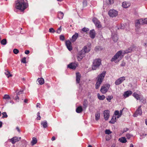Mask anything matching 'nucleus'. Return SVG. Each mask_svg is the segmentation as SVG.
<instances>
[{
	"label": "nucleus",
	"mask_w": 147,
	"mask_h": 147,
	"mask_svg": "<svg viewBox=\"0 0 147 147\" xmlns=\"http://www.w3.org/2000/svg\"><path fill=\"white\" fill-rule=\"evenodd\" d=\"M78 36L79 34L77 33H76L72 37V41L73 42L75 41L78 37Z\"/></svg>",
	"instance_id": "4be33fe9"
},
{
	"label": "nucleus",
	"mask_w": 147,
	"mask_h": 147,
	"mask_svg": "<svg viewBox=\"0 0 147 147\" xmlns=\"http://www.w3.org/2000/svg\"><path fill=\"white\" fill-rule=\"evenodd\" d=\"M3 115L2 118H7L8 117L7 113L6 112H3L2 113Z\"/></svg>",
	"instance_id": "ea45409f"
},
{
	"label": "nucleus",
	"mask_w": 147,
	"mask_h": 147,
	"mask_svg": "<svg viewBox=\"0 0 147 147\" xmlns=\"http://www.w3.org/2000/svg\"><path fill=\"white\" fill-rule=\"evenodd\" d=\"M65 45L69 50L71 51L72 50L71 43L70 41L66 40L65 42Z\"/></svg>",
	"instance_id": "4468645a"
},
{
	"label": "nucleus",
	"mask_w": 147,
	"mask_h": 147,
	"mask_svg": "<svg viewBox=\"0 0 147 147\" xmlns=\"http://www.w3.org/2000/svg\"><path fill=\"white\" fill-rule=\"evenodd\" d=\"M60 39L61 40L63 41L65 40V37L63 35H61L60 36Z\"/></svg>",
	"instance_id": "de8ad7c7"
},
{
	"label": "nucleus",
	"mask_w": 147,
	"mask_h": 147,
	"mask_svg": "<svg viewBox=\"0 0 147 147\" xmlns=\"http://www.w3.org/2000/svg\"><path fill=\"white\" fill-rule=\"evenodd\" d=\"M110 85L109 84H107L102 86L100 89V91L102 94H105L108 90Z\"/></svg>",
	"instance_id": "1a4fd4ad"
},
{
	"label": "nucleus",
	"mask_w": 147,
	"mask_h": 147,
	"mask_svg": "<svg viewBox=\"0 0 147 147\" xmlns=\"http://www.w3.org/2000/svg\"><path fill=\"white\" fill-rule=\"evenodd\" d=\"M96 120H98L100 118V114L99 112H97L95 115Z\"/></svg>",
	"instance_id": "c9c22d12"
},
{
	"label": "nucleus",
	"mask_w": 147,
	"mask_h": 147,
	"mask_svg": "<svg viewBox=\"0 0 147 147\" xmlns=\"http://www.w3.org/2000/svg\"><path fill=\"white\" fill-rule=\"evenodd\" d=\"M40 105L39 103H37V105H36V107H38L39 108H40Z\"/></svg>",
	"instance_id": "4d7b16f0"
},
{
	"label": "nucleus",
	"mask_w": 147,
	"mask_h": 147,
	"mask_svg": "<svg viewBox=\"0 0 147 147\" xmlns=\"http://www.w3.org/2000/svg\"><path fill=\"white\" fill-rule=\"evenodd\" d=\"M21 61L22 63H26V58L25 57L23 58L22 59Z\"/></svg>",
	"instance_id": "603ef678"
},
{
	"label": "nucleus",
	"mask_w": 147,
	"mask_h": 147,
	"mask_svg": "<svg viewBox=\"0 0 147 147\" xmlns=\"http://www.w3.org/2000/svg\"><path fill=\"white\" fill-rule=\"evenodd\" d=\"M141 106H140L138 107L134 115V117H136L138 115H142V112L141 109Z\"/></svg>",
	"instance_id": "ddd939ff"
},
{
	"label": "nucleus",
	"mask_w": 147,
	"mask_h": 147,
	"mask_svg": "<svg viewBox=\"0 0 147 147\" xmlns=\"http://www.w3.org/2000/svg\"><path fill=\"white\" fill-rule=\"evenodd\" d=\"M132 93L131 91L128 90L124 92L123 95L125 98H127L131 95Z\"/></svg>",
	"instance_id": "a211bd4d"
},
{
	"label": "nucleus",
	"mask_w": 147,
	"mask_h": 147,
	"mask_svg": "<svg viewBox=\"0 0 147 147\" xmlns=\"http://www.w3.org/2000/svg\"><path fill=\"white\" fill-rule=\"evenodd\" d=\"M23 90H20L19 92H17V96L20 95L21 94H22L23 93Z\"/></svg>",
	"instance_id": "8fccbe9b"
},
{
	"label": "nucleus",
	"mask_w": 147,
	"mask_h": 147,
	"mask_svg": "<svg viewBox=\"0 0 147 147\" xmlns=\"http://www.w3.org/2000/svg\"><path fill=\"white\" fill-rule=\"evenodd\" d=\"M40 113L39 112H38L37 114V119L38 120H40V119H41V117L40 116Z\"/></svg>",
	"instance_id": "c03bdc74"
},
{
	"label": "nucleus",
	"mask_w": 147,
	"mask_h": 147,
	"mask_svg": "<svg viewBox=\"0 0 147 147\" xmlns=\"http://www.w3.org/2000/svg\"><path fill=\"white\" fill-rule=\"evenodd\" d=\"M145 123L146 125H147V119L145 120Z\"/></svg>",
	"instance_id": "338daca9"
},
{
	"label": "nucleus",
	"mask_w": 147,
	"mask_h": 147,
	"mask_svg": "<svg viewBox=\"0 0 147 147\" xmlns=\"http://www.w3.org/2000/svg\"><path fill=\"white\" fill-rule=\"evenodd\" d=\"M112 38L114 42H116L118 40V38L116 34H114L112 37Z\"/></svg>",
	"instance_id": "c85d7f7f"
},
{
	"label": "nucleus",
	"mask_w": 147,
	"mask_h": 147,
	"mask_svg": "<svg viewBox=\"0 0 147 147\" xmlns=\"http://www.w3.org/2000/svg\"><path fill=\"white\" fill-rule=\"evenodd\" d=\"M124 54L122 51H118L114 56L112 58L111 61H114L115 63H118L123 57Z\"/></svg>",
	"instance_id": "f03ea898"
},
{
	"label": "nucleus",
	"mask_w": 147,
	"mask_h": 147,
	"mask_svg": "<svg viewBox=\"0 0 147 147\" xmlns=\"http://www.w3.org/2000/svg\"><path fill=\"white\" fill-rule=\"evenodd\" d=\"M97 96L98 98L100 100H102L105 98V96L104 95L100 96L99 93L97 94Z\"/></svg>",
	"instance_id": "7c9ffc66"
},
{
	"label": "nucleus",
	"mask_w": 147,
	"mask_h": 147,
	"mask_svg": "<svg viewBox=\"0 0 147 147\" xmlns=\"http://www.w3.org/2000/svg\"><path fill=\"white\" fill-rule=\"evenodd\" d=\"M63 13L61 11L59 12L58 13V17L59 19H62L63 17Z\"/></svg>",
	"instance_id": "b1692460"
},
{
	"label": "nucleus",
	"mask_w": 147,
	"mask_h": 147,
	"mask_svg": "<svg viewBox=\"0 0 147 147\" xmlns=\"http://www.w3.org/2000/svg\"><path fill=\"white\" fill-rule=\"evenodd\" d=\"M137 48L135 47L134 45H133L127 49L123 51L125 55V54L131 53L132 51H136Z\"/></svg>",
	"instance_id": "0eeeda50"
},
{
	"label": "nucleus",
	"mask_w": 147,
	"mask_h": 147,
	"mask_svg": "<svg viewBox=\"0 0 147 147\" xmlns=\"http://www.w3.org/2000/svg\"><path fill=\"white\" fill-rule=\"evenodd\" d=\"M14 99L17 102H18L19 100V97L17 95L14 98Z\"/></svg>",
	"instance_id": "3c124183"
},
{
	"label": "nucleus",
	"mask_w": 147,
	"mask_h": 147,
	"mask_svg": "<svg viewBox=\"0 0 147 147\" xmlns=\"http://www.w3.org/2000/svg\"><path fill=\"white\" fill-rule=\"evenodd\" d=\"M37 140L36 138L34 137L32 138L31 143L32 145H34L37 142Z\"/></svg>",
	"instance_id": "473e14b6"
},
{
	"label": "nucleus",
	"mask_w": 147,
	"mask_h": 147,
	"mask_svg": "<svg viewBox=\"0 0 147 147\" xmlns=\"http://www.w3.org/2000/svg\"><path fill=\"white\" fill-rule=\"evenodd\" d=\"M105 132L106 134H109L112 133L109 129H106L105 130Z\"/></svg>",
	"instance_id": "79ce46f5"
},
{
	"label": "nucleus",
	"mask_w": 147,
	"mask_h": 147,
	"mask_svg": "<svg viewBox=\"0 0 147 147\" xmlns=\"http://www.w3.org/2000/svg\"><path fill=\"white\" fill-rule=\"evenodd\" d=\"M41 124L44 128H46L47 127V123L46 121H42L41 123Z\"/></svg>",
	"instance_id": "c756f323"
},
{
	"label": "nucleus",
	"mask_w": 147,
	"mask_h": 147,
	"mask_svg": "<svg viewBox=\"0 0 147 147\" xmlns=\"http://www.w3.org/2000/svg\"><path fill=\"white\" fill-rule=\"evenodd\" d=\"M116 117L113 116L112 117L111 120L109 121V123H114L115 122H116Z\"/></svg>",
	"instance_id": "bb28decb"
},
{
	"label": "nucleus",
	"mask_w": 147,
	"mask_h": 147,
	"mask_svg": "<svg viewBox=\"0 0 147 147\" xmlns=\"http://www.w3.org/2000/svg\"><path fill=\"white\" fill-rule=\"evenodd\" d=\"M55 137L54 136H53L51 138V140L52 141H54V140H55Z\"/></svg>",
	"instance_id": "bf43d9fd"
},
{
	"label": "nucleus",
	"mask_w": 147,
	"mask_h": 147,
	"mask_svg": "<svg viewBox=\"0 0 147 147\" xmlns=\"http://www.w3.org/2000/svg\"><path fill=\"white\" fill-rule=\"evenodd\" d=\"M125 26L124 24H123V25L121 24L120 28L122 29H124L125 28Z\"/></svg>",
	"instance_id": "5fc2aeb1"
},
{
	"label": "nucleus",
	"mask_w": 147,
	"mask_h": 147,
	"mask_svg": "<svg viewBox=\"0 0 147 147\" xmlns=\"http://www.w3.org/2000/svg\"><path fill=\"white\" fill-rule=\"evenodd\" d=\"M78 65L77 63L72 62L67 65V67L71 69H75Z\"/></svg>",
	"instance_id": "9b49d317"
},
{
	"label": "nucleus",
	"mask_w": 147,
	"mask_h": 147,
	"mask_svg": "<svg viewBox=\"0 0 147 147\" xmlns=\"http://www.w3.org/2000/svg\"><path fill=\"white\" fill-rule=\"evenodd\" d=\"M101 60L99 59H97L94 60L93 62L92 69L95 70L101 64Z\"/></svg>",
	"instance_id": "39448f33"
},
{
	"label": "nucleus",
	"mask_w": 147,
	"mask_h": 147,
	"mask_svg": "<svg viewBox=\"0 0 147 147\" xmlns=\"http://www.w3.org/2000/svg\"><path fill=\"white\" fill-rule=\"evenodd\" d=\"M113 98L112 95H109L106 97V99L108 101L110 102L111 99Z\"/></svg>",
	"instance_id": "e433bc0d"
},
{
	"label": "nucleus",
	"mask_w": 147,
	"mask_h": 147,
	"mask_svg": "<svg viewBox=\"0 0 147 147\" xmlns=\"http://www.w3.org/2000/svg\"><path fill=\"white\" fill-rule=\"evenodd\" d=\"M84 108L86 109L88 106V101L86 100H84L83 103Z\"/></svg>",
	"instance_id": "f704fd0d"
},
{
	"label": "nucleus",
	"mask_w": 147,
	"mask_h": 147,
	"mask_svg": "<svg viewBox=\"0 0 147 147\" xmlns=\"http://www.w3.org/2000/svg\"><path fill=\"white\" fill-rule=\"evenodd\" d=\"M110 111L108 110H106L104 111V117L105 120H107L109 117Z\"/></svg>",
	"instance_id": "2eb2a0df"
},
{
	"label": "nucleus",
	"mask_w": 147,
	"mask_h": 147,
	"mask_svg": "<svg viewBox=\"0 0 147 147\" xmlns=\"http://www.w3.org/2000/svg\"><path fill=\"white\" fill-rule=\"evenodd\" d=\"M126 136L127 139H129L131 138V136L130 134H126Z\"/></svg>",
	"instance_id": "49530a36"
},
{
	"label": "nucleus",
	"mask_w": 147,
	"mask_h": 147,
	"mask_svg": "<svg viewBox=\"0 0 147 147\" xmlns=\"http://www.w3.org/2000/svg\"><path fill=\"white\" fill-rule=\"evenodd\" d=\"M61 27H60L58 29V33H59L58 32V31H59V33H60L61 32V31H60V29H61Z\"/></svg>",
	"instance_id": "0e129e2a"
},
{
	"label": "nucleus",
	"mask_w": 147,
	"mask_h": 147,
	"mask_svg": "<svg viewBox=\"0 0 147 147\" xmlns=\"http://www.w3.org/2000/svg\"><path fill=\"white\" fill-rule=\"evenodd\" d=\"M13 51L15 54H17L19 53V51L18 49H15L13 50Z\"/></svg>",
	"instance_id": "37998d69"
},
{
	"label": "nucleus",
	"mask_w": 147,
	"mask_h": 147,
	"mask_svg": "<svg viewBox=\"0 0 147 147\" xmlns=\"http://www.w3.org/2000/svg\"><path fill=\"white\" fill-rule=\"evenodd\" d=\"M2 123L0 121V128L2 126Z\"/></svg>",
	"instance_id": "69168bd1"
},
{
	"label": "nucleus",
	"mask_w": 147,
	"mask_h": 147,
	"mask_svg": "<svg viewBox=\"0 0 147 147\" xmlns=\"http://www.w3.org/2000/svg\"><path fill=\"white\" fill-rule=\"evenodd\" d=\"M128 129L127 128H126L125 129L123 130V131L125 132L127 131V130Z\"/></svg>",
	"instance_id": "680f3d73"
},
{
	"label": "nucleus",
	"mask_w": 147,
	"mask_h": 147,
	"mask_svg": "<svg viewBox=\"0 0 147 147\" xmlns=\"http://www.w3.org/2000/svg\"><path fill=\"white\" fill-rule=\"evenodd\" d=\"M89 28L85 27L82 30V31L84 32H87L89 31Z\"/></svg>",
	"instance_id": "a19ab883"
},
{
	"label": "nucleus",
	"mask_w": 147,
	"mask_h": 147,
	"mask_svg": "<svg viewBox=\"0 0 147 147\" xmlns=\"http://www.w3.org/2000/svg\"><path fill=\"white\" fill-rule=\"evenodd\" d=\"M108 3L109 4H111L114 3V0H108Z\"/></svg>",
	"instance_id": "864d4df0"
},
{
	"label": "nucleus",
	"mask_w": 147,
	"mask_h": 147,
	"mask_svg": "<svg viewBox=\"0 0 147 147\" xmlns=\"http://www.w3.org/2000/svg\"><path fill=\"white\" fill-rule=\"evenodd\" d=\"M21 139L20 137L18 138L17 137H15L10 139V142L13 144H14L16 142L19 141Z\"/></svg>",
	"instance_id": "dca6fc26"
},
{
	"label": "nucleus",
	"mask_w": 147,
	"mask_h": 147,
	"mask_svg": "<svg viewBox=\"0 0 147 147\" xmlns=\"http://www.w3.org/2000/svg\"><path fill=\"white\" fill-rule=\"evenodd\" d=\"M90 36L92 39H94L96 33L94 30H90L89 33Z\"/></svg>",
	"instance_id": "6ab92c4d"
},
{
	"label": "nucleus",
	"mask_w": 147,
	"mask_h": 147,
	"mask_svg": "<svg viewBox=\"0 0 147 147\" xmlns=\"http://www.w3.org/2000/svg\"><path fill=\"white\" fill-rule=\"evenodd\" d=\"M119 140L122 143H125L127 141L125 137H123L119 138Z\"/></svg>",
	"instance_id": "cd10ccee"
},
{
	"label": "nucleus",
	"mask_w": 147,
	"mask_h": 147,
	"mask_svg": "<svg viewBox=\"0 0 147 147\" xmlns=\"http://www.w3.org/2000/svg\"><path fill=\"white\" fill-rule=\"evenodd\" d=\"M125 62H123L121 65V66H125Z\"/></svg>",
	"instance_id": "13d9d810"
},
{
	"label": "nucleus",
	"mask_w": 147,
	"mask_h": 147,
	"mask_svg": "<svg viewBox=\"0 0 147 147\" xmlns=\"http://www.w3.org/2000/svg\"><path fill=\"white\" fill-rule=\"evenodd\" d=\"M28 101V100L27 99H25L24 100V102L25 103H27Z\"/></svg>",
	"instance_id": "774afa93"
},
{
	"label": "nucleus",
	"mask_w": 147,
	"mask_h": 147,
	"mask_svg": "<svg viewBox=\"0 0 147 147\" xmlns=\"http://www.w3.org/2000/svg\"><path fill=\"white\" fill-rule=\"evenodd\" d=\"M30 53V51L28 50H26L25 51V53L26 54H28Z\"/></svg>",
	"instance_id": "6e6d98bb"
},
{
	"label": "nucleus",
	"mask_w": 147,
	"mask_h": 147,
	"mask_svg": "<svg viewBox=\"0 0 147 147\" xmlns=\"http://www.w3.org/2000/svg\"><path fill=\"white\" fill-rule=\"evenodd\" d=\"M83 4L84 6H86L87 5V1L86 0H84Z\"/></svg>",
	"instance_id": "09e8293b"
},
{
	"label": "nucleus",
	"mask_w": 147,
	"mask_h": 147,
	"mask_svg": "<svg viewBox=\"0 0 147 147\" xmlns=\"http://www.w3.org/2000/svg\"><path fill=\"white\" fill-rule=\"evenodd\" d=\"M49 32L51 33H54L55 32V30L53 28H51L49 29Z\"/></svg>",
	"instance_id": "a18cd8bd"
},
{
	"label": "nucleus",
	"mask_w": 147,
	"mask_h": 147,
	"mask_svg": "<svg viewBox=\"0 0 147 147\" xmlns=\"http://www.w3.org/2000/svg\"><path fill=\"white\" fill-rule=\"evenodd\" d=\"M90 49L88 48L86 46H84L83 49L78 54L77 58L79 61H80L85 56V54L88 52Z\"/></svg>",
	"instance_id": "7ed1b4c3"
},
{
	"label": "nucleus",
	"mask_w": 147,
	"mask_h": 147,
	"mask_svg": "<svg viewBox=\"0 0 147 147\" xmlns=\"http://www.w3.org/2000/svg\"><path fill=\"white\" fill-rule=\"evenodd\" d=\"M10 98L9 95L5 94L3 97V99L6 100V102H8V100Z\"/></svg>",
	"instance_id": "72a5a7b5"
},
{
	"label": "nucleus",
	"mask_w": 147,
	"mask_h": 147,
	"mask_svg": "<svg viewBox=\"0 0 147 147\" xmlns=\"http://www.w3.org/2000/svg\"><path fill=\"white\" fill-rule=\"evenodd\" d=\"M83 111V109L81 106L78 107L76 109V111L78 113H81Z\"/></svg>",
	"instance_id": "393cba45"
},
{
	"label": "nucleus",
	"mask_w": 147,
	"mask_h": 147,
	"mask_svg": "<svg viewBox=\"0 0 147 147\" xmlns=\"http://www.w3.org/2000/svg\"><path fill=\"white\" fill-rule=\"evenodd\" d=\"M143 45L145 47H147V43H144L143 44Z\"/></svg>",
	"instance_id": "e2e57ef3"
},
{
	"label": "nucleus",
	"mask_w": 147,
	"mask_h": 147,
	"mask_svg": "<svg viewBox=\"0 0 147 147\" xmlns=\"http://www.w3.org/2000/svg\"><path fill=\"white\" fill-rule=\"evenodd\" d=\"M1 43L2 45H5L7 43V40L6 39H4L1 41Z\"/></svg>",
	"instance_id": "4c0bfd02"
},
{
	"label": "nucleus",
	"mask_w": 147,
	"mask_h": 147,
	"mask_svg": "<svg viewBox=\"0 0 147 147\" xmlns=\"http://www.w3.org/2000/svg\"><path fill=\"white\" fill-rule=\"evenodd\" d=\"M5 73L8 78L12 76L10 74V72L8 71H6Z\"/></svg>",
	"instance_id": "58836bf2"
},
{
	"label": "nucleus",
	"mask_w": 147,
	"mask_h": 147,
	"mask_svg": "<svg viewBox=\"0 0 147 147\" xmlns=\"http://www.w3.org/2000/svg\"><path fill=\"white\" fill-rule=\"evenodd\" d=\"M37 81L40 85H42L44 83V80L42 78H38L37 80Z\"/></svg>",
	"instance_id": "5701e85b"
},
{
	"label": "nucleus",
	"mask_w": 147,
	"mask_h": 147,
	"mask_svg": "<svg viewBox=\"0 0 147 147\" xmlns=\"http://www.w3.org/2000/svg\"><path fill=\"white\" fill-rule=\"evenodd\" d=\"M132 95L137 100H139L140 101L143 103L146 102V101L144 100L142 95H139L136 92L134 93Z\"/></svg>",
	"instance_id": "423d86ee"
},
{
	"label": "nucleus",
	"mask_w": 147,
	"mask_h": 147,
	"mask_svg": "<svg viewBox=\"0 0 147 147\" xmlns=\"http://www.w3.org/2000/svg\"><path fill=\"white\" fill-rule=\"evenodd\" d=\"M123 109L120 111V112L118 110L115 111L114 112V115H117V118H119L122 115L123 112Z\"/></svg>",
	"instance_id": "f3484780"
},
{
	"label": "nucleus",
	"mask_w": 147,
	"mask_h": 147,
	"mask_svg": "<svg viewBox=\"0 0 147 147\" xmlns=\"http://www.w3.org/2000/svg\"><path fill=\"white\" fill-rule=\"evenodd\" d=\"M16 129L18 132H20V129L18 127H16Z\"/></svg>",
	"instance_id": "052dcab7"
},
{
	"label": "nucleus",
	"mask_w": 147,
	"mask_h": 147,
	"mask_svg": "<svg viewBox=\"0 0 147 147\" xmlns=\"http://www.w3.org/2000/svg\"><path fill=\"white\" fill-rule=\"evenodd\" d=\"M81 77V74L79 73H76V81L77 83H79Z\"/></svg>",
	"instance_id": "412c9836"
},
{
	"label": "nucleus",
	"mask_w": 147,
	"mask_h": 147,
	"mask_svg": "<svg viewBox=\"0 0 147 147\" xmlns=\"http://www.w3.org/2000/svg\"><path fill=\"white\" fill-rule=\"evenodd\" d=\"M109 16L112 18L116 17L118 15V11L115 10L110 9L108 12Z\"/></svg>",
	"instance_id": "6e6552de"
},
{
	"label": "nucleus",
	"mask_w": 147,
	"mask_h": 147,
	"mask_svg": "<svg viewBox=\"0 0 147 147\" xmlns=\"http://www.w3.org/2000/svg\"><path fill=\"white\" fill-rule=\"evenodd\" d=\"M92 21L96 27L98 28H100L102 26L100 23L97 19L94 18L92 19Z\"/></svg>",
	"instance_id": "9d476101"
},
{
	"label": "nucleus",
	"mask_w": 147,
	"mask_h": 147,
	"mask_svg": "<svg viewBox=\"0 0 147 147\" xmlns=\"http://www.w3.org/2000/svg\"><path fill=\"white\" fill-rule=\"evenodd\" d=\"M122 5L123 8H126L130 6V3L128 2L124 1L122 3Z\"/></svg>",
	"instance_id": "aec40b11"
},
{
	"label": "nucleus",
	"mask_w": 147,
	"mask_h": 147,
	"mask_svg": "<svg viewBox=\"0 0 147 147\" xmlns=\"http://www.w3.org/2000/svg\"><path fill=\"white\" fill-rule=\"evenodd\" d=\"M140 22L142 24H147V18L144 19H140Z\"/></svg>",
	"instance_id": "a878e982"
},
{
	"label": "nucleus",
	"mask_w": 147,
	"mask_h": 147,
	"mask_svg": "<svg viewBox=\"0 0 147 147\" xmlns=\"http://www.w3.org/2000/svg\"><path fill=\"white\" fill-rule=\"evenodd\" d=\"M140 24H142L140 22V19L136 20L135 22V26L136 27H139Z\"/></svg>",
	"instance_id": "2f4dec72"
},
{
	"label": "nucleus",
	"mask_w": 147,
	"mask_h": 147,
	"mask_svg": "<svg viewBox=\"0 0 147 147\" xmlns=\"http://www.w3.org/2000/svg\"><path fill=\"white\" fill-rule=\"evenodd\" d=\"M125 77L124 76L119 78L115 81V84L117 85H119L125 80Z\"/></svg>",
	"instance_id": "f8f14e48"
},
{
	"label": "nucleus",
	"mask_w": 147,
	"mask_h": 147,
	"mask_svg": "<svg viewBox=\"0 0 147 147\" xmlns=\"http://www.w3.org/2000/svg\"><path fill=\"white\" fill-rule=\"evenodd\" d=\"M106 73V71H103L102 73L99 75L97 77V80L95 86V88L96 89H97L99 88L100 85L103 81Z\"/></svg>",
	"instance_id": "20e7f679"
},
{
	"label": "nucleus",
	"mask_w": 147,
	"mask_h": 147,
	"mask_svg": "<svg viewBox=\"0 0 147 147\" xmlns=\"http://www.w3.org/2000/svg\"><path fill=\"white\" fill-rule=\"evenodd\" d=\"M28 6L26 0H18L16 2V8L22 11Z\"/></svg>",
	"instance_id": "f257e3e1"
}]
</instances>
